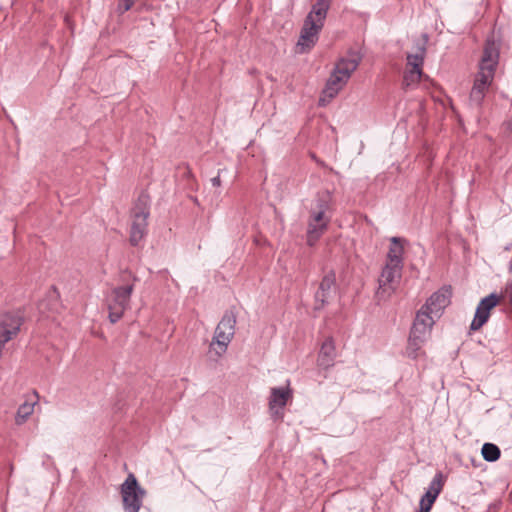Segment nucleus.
<instances>
[{
    "instance_id": "f257e3e1",
    "label": "nucleus",
    "mask_w": 512,
    "mask_h": 512,
    "mask_svg": "<svg viewBox=\"0 0 512 512\" xmlns=\"http://www.w3.org/2000/svg\"><path fill=\"white\" fill-rule=\"evenodd\" d=\"M499 45L487 39L479 62V71L475 76L469 96V105L479 108L493 83L496 68L499 63Z\"/></svg>"
},
{
    "instance_id": "f03ea898",
    "label": "nucleus",
    "mask_w": 512,
    "mask_h": 512,
    "mask_svg": "<svg viewBox=\"0 0 512 512\" xmlns=\"http://www.w3.org/2000/svg\"><path fill=\"white\" fill-rule=\"evenodd\" d=\"M361 57L352 55L350 57L341 58L335 65L333 72L327 80L322 96L319 99V105L328 104L350 79L352 73L358 68Z\"/></svg>"
},
{
    "instance_id": "7ed1b4c3",
    "label": "nucleus",
    "mask_w": 512,
    "mask_h": 512,
    "mask_svg": "<svg viewBox=\"0 0 512 512\" xmlns=\"http://www.w3.org/2000/svg\"><path fill=\"white\" fill-rule=\"evenodd\" d=\"M435 319L433 315L428 314L425 310L421 308L418 310L408 339L406 349L408 357L417 358L418 351L430 335Z\"/></svg>"
},
{
    "instance_id": "20e7f679",
    "label": "nucleus",
    "mask_w": 512,
    "mask_h": 512,
    "mask_svg": "<svg viewBox=\"0 0 512 512\" xmlns=\"http://www.w3.org/2000/svg\"><path fill=\"white\" fill-rule=\"evenodd\" d=\"M149 212V197L141 194L132 209V223L130 229V244L138 246L147 233Z\"/></svg>"
},
{
    "instance_id": "39448f33",
    "label": "nucleus",
    "mask_w": 512,
    "mask_h": 512,
    "mask_svg": "<svg viewBox=\"0 0 512 512\" xmlns=\"http://www.w3.org/2000/svg\"><path fill=\"white\" fill-rule=\"evenodd\" d=\"M236 318L233 313L226 312L218 323L210 348L216 356H222L235 334Z\"/></svg>"
},
{
    "instance_id": "423d86ee",
    "label": "nucleus",
    "mask_w": 512,
    "mask_h": 512,
    "mask_svg": "<svg viewBox=\"0 0 512 512\" xmlns=\"http://www.w3.org/2000/svg\"><path fill=\"white\" fill-rule=\"evenodd\" d=\"M133 290V285H126L116 287L111 291L110 296L107 298L108 318L111 323H116L123 317L124 312L130 306Z\"/></svg>"
},
{
    "instance_id": "0eeeda50",
    "label": "nucleus",
    "mask_w": 512,
    "mask_h": 512,
    "mask_svg": "<svg viewBox=\"0 0 512 512\" xmlns=\"http://www.w3.org/2000/svg\"><path fill=\"white\" fill-rule=\"evenodd\" d=\"M403 266L385 263L378 278L376 296L379 300L389 298L397 289L402 278Z\"/></svg>"
},
{
    "instance_id": "6e6552de",
    "label": "nucleus",
    "mask_w": 512,
    "mask_h": 512,
    "mask_svg": "<svg viewBox=\"0 0 512 512\" xmlns=\"http://www.w3.org/2000/svg\"><path fill=\"white\" fill-rule=\"evenodd\" d=\"M146 492L138 484L136 477L129 474L121 485V496L125 512H139Z\"/></svg>"
},
{
    "instance_id": "1a4fd4ad",
    "label": "nucleus",
    "mask_w": 512,
    "mask_h": 512,
    "mask_svg": "<svg viewBox=\"0 0 512 512\" xmlns=\"http://www.w3.org/2000/svg\"><path fill=\"white\" fill-rule=\"evenodd\" d=\"M500 302V296L496 293H491L488 296L481 299L478 303L474 318L470 325V330H479L489 319L490 312Z\"/></svg>"
},
{
    "instance_id": "9d476101",
    "label": "nucleus",
    "mask_w": 512,
    "mask_h": 512,
    "mask_svg": "<svg viewBox=\"0 0 512 512\" xmlns=\"http://www.w3.org/2000/svg\"><path fill=\"white\" fill-rule=\"evenodd\" d=\"M336 275L335 272L328 271L321 279L318 290L315 293V309L320 310L336 293Z\"/></svg>"
},
{
    "instance_id": "9b49d317",
    "label": "nucleus",
    "mask_w": 512,
    "mask_h": 512,
    "mask_svg": "<svg viewBox=\"0 0 512 512\" xmlns=\"http://www.w3.org/2000/svg\"><path fill=\"white\" fill-rule=\"evenodd\" d=\"M330 222V216L322 214V212L310 211L307 224V243L313 246L323 233L327 230Z\"/></svg>"
},
{
    "instance_id": "f8f14e48",
    "label": "nucleus",
    "mask_w": 512,
    "mask_h": 512,
    "mask_svg": "<svg viewBox=\"0 0 512 512\" xmlns=\"http://www.w3.org/2000/svg\"><path fill=\"white\" fill-rule=\"evenodd\" d=\"M322 28V24L315 23L314 20H311V17L305 18L300 37L297 42V46L300 47V52L310 50L316 44Z\"/></svg>"
},
{
    "instance_id": "ddd939ff",
    "label": "nucleus",
    "mask_w": 512,
    "mask_h": 512,
    "mask_svg": "<svg viewBox=\"0 0 512 512\" xmlns=\"http://www.w3.org/2000/svg\"><path fill=\"white\" fill-rule=\"evenodd\" d=\"M291 390L284 387H273L271 388L269 397V410L271 417L274 420L281 419L283 417V409L286 406L289 398H291Z\"/></svg>"
},
{
    "instance_id": "4468645a",
    "label": "nucleus",
    "mask_w": 512,
    "mask_h": 512,
    "mask_svg": "<svg viewBox=\"0 0 512 512\" xmlns=\"http://www.w3.org/2000/svg\"><path fill=\"white\" fill-rule=\"evenodd\" d=\"M450 303V294L447 289L439 290L433 293L421 307L428 314L439 318L444 308Z\"/></svg>"
},
{
    "instance_id": "2eb2a0df",
    "label": "nucleus",
    "mask_w": 512,
    "mask_h": 512,
    "mask_svg": "<svg viewBox=\"0 0 512 512\" xmlns=\"http://www.w3.org/2000/svg\"><path fill=\"white\" fill-rule=\"evenodd\" d=\"M443 486V474L441 472H437L430 482L426 493L420 500V512H430L432 505L441 493Z\"/></svg>"
},
{
    "instance_id": "dca6fc26",
    "label": "nucleus",
    "mask_w": 512,
    "mask_h": 512,
    "mask_svg": "<svg viewBox=\"0 0 512 512\" xmlns=\"http://www.w3.org/2000/svg\"><path fill=\"white\" fill-rule=\"evenodd\" d=\"M336 358V348L332 337H328L324 340L321 345L318 355V366L324 369H328L334 364Z\"/></svg>"
},
{
    "instance_id": "f3484780",
    "label": "nucleus",
    "mask_w": 512,
    "mask_h": 512,
    "mask_svg": "<svg viewBox=\"0 0 512 512\" xmlns=\"http://www.w3.org/2000/svg\"><path fill=\"white\" fill-rule=\"evenodd\" d=\"M391 244L387 253L386 263L404 266L403 255L404 247L403 243L405 240L400 237H392L390 239Z\"/></svg>"
},
{
    "instance_id": "a211bd4d",
    "label": "nucleus",
    "mask_w": 512,
    "mask_h": 512,
    "mask_svg": "<svg viewBox=\"0 0 512 512\" xmlns=\"http://www.w3.org/2000/svg\"><path fill=\"white\" fill-rule=\"evenodd\" d=\"M331 3L332 0H316L306 17H311L315 23H321L324 26Z\"/></svg>"
},
{
    "instance_id": "6ab92c4d",
    "label": "nucleus",
    "mask_w": 512,
    "mask_h": 512,
    "mask_svg": "<svg viewBox=\"0 0 512 512\" xmlns=\"http://www.w3.org/2000/svg\"><path fill=\"white\" fill-rule=\"evenodd\" d=\"M423 77L422 69L407 68L403 76V89L410 90L415 88Z\"/></svg>"
},
{
    "instance_id": "aec40b11",
    "label": "nucleus",
    "mask_w": 512,
    "mask_h": 512,
    "mask_svg": "<svg viewBox=\"0 0 512 512\" xmlns=\"http://www.w3.org/2000/svg\"><path fill=\"white\" fill-rule=\"evenodd\" d=\"M331 201L332 195L328 190L319 192L315 200V208L311 211L322 212V214H326L330 208Z\"/></svg>"
},
{
    "instance_id": "412c9836",
    "label": "nucleus",
    "mask_w": 512,
    "mask_h": 512,
    "mask_svg": "<svg viewBox=\"0 0 512 512\" xmlns=\"http://www.w3.org/2000/svg\"><path fill=\"white\" fill-rule=\"evenodd\" d=\"M35 404L36 401H25L19 406L15 417L17 425H22L26 422L28 417L33 413Z\"/></svg>"
},
{
    "instance_id": "4be33fe9",
    "label": "nucleus",
    "mask_w": 512,
    "mask_h": 512,
    "mask_svg": "<svg viewBox=\"0 0 512 512\" xmlns=\"http://www.w3.org/2000/svg\"><path fill=\"white\" fill-rule=\"evenodd\" d=\"M426 55L425 47L421 46L418 48V52L415 54H407V68L422 69L424 59Z\"/></svg>"
},
{
    "instance_id": "5701e85b",
    "label": "nucleus",
    "mask_w": 512,
    "mask_h": 512,
    "mask_svg": "<svg viewBox=\"0 0 512 512\" xmlns=\"http://www.w3.org/2000/svg\"><path fill=\"white\" fill-rule=\"evenodd\" d=\"M484 460L495 462L500 458L501 451L499 447L493 443H484L481 449Z\"/></svg>"
},
{
    "instance_id": "b1692460",
    "label": "nucleus",
    "mask_w": 512,
    "mask_h": 512,
    "mask_svg": "<svg viewBox=\"0 0 512 512\" xmlns=\"http://www.w3.org/2000/svg\"><path fill=\"white\" fill-rule=\"evenodd\" d=\"M134 3L135 2L132 0H119L117 9L121 14H123L126 11L130 10Z\"/></svg>"
},
{
    "instance_id": "393cba45",
    "label": "nucleus",
    "mask_w": 512,
    "mask_h": 512,
    "mask_svg": "<svg viewBox=\"0 0 512 512\" xmlns=\"http://www.w3.org/2000/svg\"><path fill=\"white\" fill-rule=\"evenodd\" d=\"M220 173H221V170L218 171V174L217 176L213 177L211 179V184L214 186V187H219L221 185V179H220Z\"/></svg>"
}]
</instances>
